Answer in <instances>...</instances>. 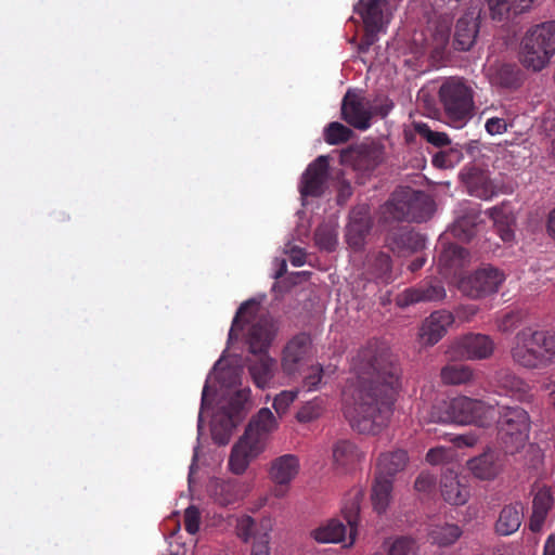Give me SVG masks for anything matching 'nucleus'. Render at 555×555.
Segmentation results:
<instances>
[{"label":"nucleus","instance_id":"f257e3e1","mask_svg":"<svg viewBox=\"0 0 555 555\" xmlns=\"http://www.w3.org/2000/svg\"><path fill=\"white\" fill-rule=\"evenodd\" d=\"M343 389L344 415L360 434L376 435L387 426L401 388L402 367L385 341L372 339L350 362Z\"/></svg>","mask_w":555,"mask_h":555},{"label":"nucleus","instance_id":"f03ea898","mask_svg":"<svg viewBox=\"0 0 555 555\" xmlns=\"http://www.w3.org/2000/svg\"><path fill=\"white\" fill-rule=\"evenodd\" d=\"M256 315L235 314L229 336H237L246 323H251L247 333V341L254 358L248 359L247 366L254 384L258 388L264 389L270 385L276 372V360L268 353V350L276 336L278 326L267 314H262L258 320H255Z\"/></svg>","mask_w":555,"mask_h":555},{"label":"nucleus","instance_id":"7ed1b4c3","mask_svg":"<svg viewBox=\"0 0 555 555\" xmlns=\"http://www.w3.org/2000/svg\"><path fill=\"white\" fill-rule=\"evenodd\" d=\"M513 360L531 370H542L555 364V330L526 327L516 335L511 350Z\"/></svg>","mask_w":555,"mask_h":555},{"label":"nucleus","instance_id":"20e7f679","mask_svg":"<svg viewBox=\"0 0 555 555\" xmlns=\"http://www.w3.org/2000/svg\"><path fill=\"white\" fill-rule=\"evenodd\" d=\"M431 420L437 423L475 424L487 427L496 420V409L482 400L463 396L433 405Z\"/></svg>","mask_w":555,"mask_h":555},{"label":"nucleus","instance_id":"39448f33","mask_svg":"<svg viewBox=\"0 0 555 555\" xmlns=\"http://www.w3.org/2000/svg\"><path fill=\"white\" fill-rule=\"evenodd\" d=\"M392 108L393 103L388 96H376L371 101L361 91L349 89L341 100L340 113L348 125L364 131L375 116L385 118Z\"/></svg>","mask_w":555,"mask_h":555},{"label":"nucleus","instance_id":"423d86ee","mask_svg":"<svg viewBox=\"0 0 555 555\" xmlns=\"http://www.w3.org/2000/svg\"><path fill=\"white\" fill-rule=\"evenodd\" d=\"M439 100L450 124L462 128L474 115V90L463 78L450 77L439 88Z\"/></svg>","mask_w":555,"mask_h":555},{"label":"nucleus","instance_id":"0eeeda50","mask_svg":"<svg viewBox=\"0 0 555 555\" xmlns=\"http://www.w3.org/2000/svg\"><path fill=\"white\" fill-rule=\"evenodd\" d=\"M384 214L397 221L424 222L434 212V201L424 192L398 188L384 206Z\"/></svg>","mask_w":555,"mask_h":555},{"label":"nucleus","instance_id":"6e6552de","mask_svg":"<svg viewBox=\"0 0 555 555\" xmlns=\"http://www.w3.org/2000/svg\"><path fill=\"white\" fill-rule=\"evenodd\" d=\"M496 409L498 438L505 453L520 451L529 439L531 428L528 412L520 406L494 405Z\"/></svg>","mask_w":555,"mask_h":555},{"label":"nucleus","instance_id":"1a4fd4ad","mask_svg":"<svg viewBox=\"0 0 555 555\" xmlns=\"http://www.w3.org/2000/svg\"><path fill=\"white\" fill-rule=\"evenodd\" d=\"M555 53V21L529 28L521 40V61L533 70H541Z\"/></svg>","mask_w":555,"mask_h":555},{"label":"nucleus","instance_id":"9d476101","mask_svg":"<svg viewBox=\"0 0 555 555\" xmlns=\"http://www.w3.org/2000/svg\"><path fill=\"white\" fill-rule=\"evenodd\" d=\"M317 350L308 333H298L289 338L281 350L280 367L282 373L292 380L297 379Z\"/></svg>","mask_w":555,"mask_h":555},{"label":"nucleus","instance_id":"9b49d317","mask_svg":"<svg viewBox=\"0 0 555 555\" xmlns=\"http://www.w3.org/2000/svg\"><path fill=\"white\" fill-rule=\"evenodd\" d=\"M249 389L237 390L231 397L229 403L222 406L219 413L215 416L212 424V437L220 443L225 444L232 435L233 429L238 425L243 418L244 404L249 398Z\"/></svg>","mask_w":555,"mask_h":555},{"label":"nucleus","instance_id":"f8f14e48","mask_svg":"<svg viewBox=\"0 0 555 555\" xmlns=\"http://www.w3.org/2000/svg\"><path fill=\"white\" fill-rule=\"evenodd\" d=\"M504 280L505 275L501 270L485 264L462 279L459 288L465 296L477 299L496 293Z\"/></svg>","mask_w":555,"mask_h":555},{"label":"nucleus","instance_id":"ddd939ff","mask_svg":"<svg viewBox=\"0 0 555 555\" xmlns=\"http://www.w3.org/2000/svg\"><path fill=\"white\" fill-rule=\"evenodd\" d=\"M494 343L483 334L469 333L457 340L451 347V356L467 360H483L492 356Z\"/></svg>","mask_w":555,"mask_h":555},{"label":"nucleus","instance_id":"4468645a","mask_svg":"<svg viewBox=\"0 0 555 555\" xmlns=\"http://www.w3.org/2000/svg\"><path fill=\"white\" fill-rule=\"evenodd\" d=\"M328 178V158L321 155L314 159L301 176L299 192L302 197H320Z\"/></svg>","mask_w":555,"mask_h":555},{"label":"nucleus","instance_id":"2eb2a0df","mask_svg":"<svg viewBox=\"0 0 555 555\" xmlns=\"http://www.w3.org/2000/svg\"><path fill=\"white\" fill-rule=\"evenodd\" d=\"M481 10L478 5L468 8L457 20L454 31V48L468 51L476 42L480 26Z\"/></svg>","mask_w":555,"mask_h":555},{"label":"nucleus","instance_id":"dca6fc26","mask_svg":"<svg viewBox=\"0 0 555 555\" xmlns=\"http://www.w3.org/2000/svg\"><path fill=\"white\" fill-rule=\"evenodd\" d=\"M263 449V441L253 440L244 435L232 448L229 457L230 470L235 475H242Z\"/></svg>","mask_w":555,"mask_h":555},{"label":"nucleus","instance_id":"f3484780","mask_svg":"<svg viewBox=\"0 0 555 555\" xmlns=\"http://www.w3.org/2000/svg\"><path fill=\"white\" fill-rule=\"evenodd\" d=\"M299 472V459L294 454H284L271 462L270 478L278 486L274 495L281 498L285 494L284 486H288Z\"/></svg>","mask_w":555,"mask_h":555},{"label":"nucleus","instance_id":"a211bd4d","mask_svg":"<svg viewBox=\"0 0 555 555\" xmlns=\"http://www.w3.org/2000/svg\"><path fill=\"white\" fill-rule=\"evenodd\" d=\"M444 296L446 291L442 283L437 279H431L415 287L405 289L397 297V304L399 307L404 308L421 301L440 300Z\"/></svg>","mask_w":555,"mask_h":555},{"label":"nucleus","instance_id":"6ab92c4d","mask_svg":"<svg viewBox=\"0 0 555 555\" xmlns=\"http://www.w3.org/2000/svg\"><path fill=\"white\" fill-rule=\"evenodd\" d=\"M504 454L499 451L488 449L478 456L467 461V468L478 479L492 480L503 469Z\"/></svg>","mask_w":555,"mask_h":555},{"label":"nucleus","instance_id":"aec40b11","mask_svg":"<svg viewBox=\"0 0 555 555\" xmlns=\"http://www.w3.org/2000/svg\"><path fill=\"white\" fill-rule=\"evenodd\" d=\"M390 250L399 256L416 253L425 247V237L404 227L389 232L386 238Z\"/></svg>","mask_w":555,"mask_h":555},{"label":"nucleus","instance_id":"412c9836","mask_svg":"<svg viewBox=\"0 0 555 555\" xmlns=\"http://www.w3.org/2000/svg\"><path fill=\"white\" fill-rule=\"evenodd\" d=\"M488 78L492 86L504 90H516L524 81L519 66L508 63L491 65L488 68Z\"/></svg>","mask_w":555,"mask_h":555},{"label":"nucleus","instance_id":"4be33fe9","mask_svg":"<svg viewBox=\"0 0 555 555\" xmlns=\"http://www.w3.org/2000/svg\"><path fill=\"white\" fill-rule=\"evenodd\" d=\"M440 492L446 502L451 505H464L470 495L469 488L466 483L462 482L459 475L448 469L440 479Z\"/></svg>","mask_w":555,"mask_h":555},{"label":"nucleus","instance_id":"5701e85b","mask_svg":"<svg viewBox=\"0 0 555 555\" xmlns=\"http://www.w3.org/2000/svg\"><path fill=\"white\" fill-rule=\"evenodd\" d=\"M454 321V314H429L420 328V343L424 346H434Z\"/></svg>","mask_w":555,"mask_h":555},{"label":"nucleus","instance_id":"b1692460","mask_svg":"<svg viewBox=\"0 0 555 555\" xmlns=\"http://www.w3.org/2000/svg\"><path fill=\"white\" fill-rule=\"evenodd\" d=\"M461 178L467 192L481 199H490L494 195L493 184L485 170L477 167L465 168Z\"/></svg>","mask_w":555,"mask_h":555},{"label":"nucleus","instance_id":"393cba45","mask_svg":"<svg viewBox=\"0 0 555 555\" xmlns=\"http://www.w3.org/2000/svg\"><path fill=\"white\" fill-rule=\"evenodd\" d=\"M360 13L364 28L385 31L390 20L386 14L388 2L386 0H369L366 3L360 1Z\"/></svg>","mask_w":555,"mask_h":555},{"label":"nucleus","instance_id":"a878e982","mask_svg":"<svg viewBox=\"0 0 555 555\" xmlns=\"http://www.w3.org/2000/svg\"><path fill=\"white\" fill-rule=\"evenodd\" d=\"M371 228L372 220L369 212L365 209L353 210L346 232L348 244L354 249L361 248Z\"/></svg>","mask_w":555,"mask_h":555},{"label":"nucleus","instance_id":"bb28decb","mask_svg":"<svg viewBox=\"0 0 555 555\" xmlns=\"http://www.w3.org/2000/svg\"><path fill=\"white\" fill-rule=\"evenodd\" d=\"M384 157L383 145L375 142L361 144L356 152L353 165L357 170L371 172L383 163Z\"/></svg>","mask_w":555,"mask_h":555},{"label":"nucleus","instance_id":"cd10ccee","mask_svg":"<svg viewBox=\"0 0 555 555\" xmlns=\"http://www.w3.org/2000/svg\"><path fill=\"white\" fill-rule=\"evenodd\" d=\"M362 457L363 453L350 440H339L333 446V463L337 469H351Z\"/></svg>","mask_w":555,"mask_h":555},{"label":"nucleus","instance_id":"c85d7f7f","mask_svg":"<svg viewBox=\"0 0 555 555\" xmlns=\"http://www.w3.org/2000/svg\"><path fill=\"white\" fill-rule=\"evenodd\" d=\"M278 422L268 408H262L251 417L245 430V436L253 440L264 442L266 436L276 429Z\"/></svg>","mask_w":555,"mask_h":555},{"label":"nucleus","instance_id":"c756f323","mask_svg":"<svg viewBox=\"0 0 555 555\" xmlns=\"http://www.w3.org/2000/svg\"><path fill=\"white\" fill-rule=\"evenodd\" d=\"M524 518V507L520 503L505 505L495 522V532L500 535H509L516 532Z\"/></svg>","mask_w":555,"mask_h":555},{"label":"nucleus","instance_id":"7c9ffc66","mask_svg":"<svg viewBox=\"0 0 555 555\" xmlns=\"http://www.w3.org/2000/svg\"><path fill=\"white\" fill-rule=\"evenodd\" d=\"M553 502V495L546 487L535 492L532 501V515L529 522L531 531L538 532L541 530Z\"/></svg>","mask_w":555,"mask_h":555},{"label":"nucleus","instance_id":"2f4dec72","mask_svg":"<svg viewBox=\"0 0 555 555\" xmlns=\"http://www.w3.org/2000/svg\"><path fill=\"white\" fill-rule=\"evenodd\" d=\"M496 384L505 395L514 396L519 400H526L530 397L529 385L507 370L498 372Z\"/></svg>","mask_w":555,"mask_h":555},{"label":"nucleus","instance_id":"473e14b6","mask_svg":"<svg viewBox=\"0 0 555 555\" xmlns=\"http://www.w3.org/2000/svg\"><path fill=\"white\" fill-rule=\"evenodd\" d=\"M363 493L360 489H354L348 493V498L345 500L341 514L349 526V544H353L357 534V526L359 522L360 503L362 501Z\"/></svg>","mask_w":555,"mask_h":555},{"label":"nucleus","instance_id":"72a5a7b5","mask_svg":"<svg viewBox=\"0 0 555 555\" xmlns=\"http://www.w3.org/2000/svg\"><path fill=\"white\" fill-rule=\"evenodd\" d=\"M408 462V454L404 450L382 453L377 460L376 474L392 478L401 472Z\"/></svg>","mask_w":555,"mask_h":555},{"label":"nucleus","instance_id":"f704fd0d","mask_svg":"<svg viewBox=\"0 0 555 555\" xmlns=\"http://www.w3.org/2000/svg\"><path fill=\"white\" fill-rule=\"evenodd\" d=\"M347 528L339 519L333 518L311 531V537L319 543H339L344 541Z\"/></svg>","mask_w":555,"mask_h":555},{"label":"nucleus","instance_id":"c9c22d12","mask_svg":"<svg viewBox=\"0 0 555 555\" xmlns=\"http://www.w3.org/2000/svg\"><path fill=\"white\" fill-rule=\"evenodd\" d=\"M392 493V479L383 475L376 474L374 483L372 486L371 500L374 509L382 514L386 512Z\"/></svg>","mask_w":555,"mask_h":555},{"label":"nucleus","instance_id":"e433bc0d","mask_svg":"<svg viewBox=\"0 0 555 555\" xmlns=\"http://www.w3.org/2000/svg\"><path fill=\"white\" fill-rule=\"evenodd\" d=\"M263 531H270L269 524L266 521H261L257 524L255 519L248 515H244L237 519L236 524V534L244 542H248L253 540L254 542L259 540V535L263 533Z\"/></svg>","mask_w":555,"mask_h":555},{"label":"nucleus","instance_id":"4c0bfd02","mask_svg":"<svg viewBox=\"0 0 555 555\" xmlns=\"http://www.w3.org/2000/svg\"><path fill=\"white\" fill-rule=\"evenodd\" d=\"M366 268L373 279L388 282L391 278V258L383 251L369 257Z\"/></svg>","mask_w":555,"mask_h":555},{"label":"nucleus","instance_id":"58836bf2","mask_svg":"<svg viewBox=\"0 0 555 555\" xmlns=\"http://www.w3.org/2000/svg\"><path fill=\"white\" fill-rule=\"evenodd\" d=\"M428 535L433 543L448 546L459 540L462 535V530L454 524L436 525L430 528Z\"/></svg>","mask_w":555,"mask_h":555},{"label":"nucleus","instance_id":"ea45409f","mask_svg":"<svg viewBox=\"0 0 555 555\" xmlns=\"http://www.w3.org/2000/svg\"><path fill=\"white\" fill-rule=\"evenodd\" d=\"M489 216L493 220L496 233L502 241L505 243L512 242L515 235L512 229L513 217L505 214L500 207L491 208Z\"/></svg>","mask_w":555,"mask_h":555},{"label":"nucleus","instance_id":"a19ab883","mask_svg":"<svg viewBox=\"0 0 555 555\" xmlns=\"http://www.w3.org/2000/svg\"><path fill=\"white\" fill-rule=\"evenodd\" d=\"M452 17L448 14L439 15L429 23V30L436 48H443L450 38Z\"/></svg>","mask_w":555,"mask_h":555},{"label":"nucleus","instance_id":"79ce46f5","mask_svg":"<svg viewBox=\"0 0 555 555\" xmlns=\"http://www.w3.org/2000/svg\"><path fill=\"white\" fill-rule=\"evenodd\" d=\"M474 377L473 370L463 364L447 365L441 370V378L446 384L462 385L470 382Z\"/></svg>","mask_w":555,"mask_h":555},{"label":"nucleus","instance_id":"37998d69","mask_svg":"<svg viewBox=\"0 0 555 555\" xmlns=\"http://www.w3.org/2000/svg\"><path fill=\"white\" fill-rule=\"evenodd\" d=\"M216 500L221 505H229L243 498L241 486L236 481L218 482L215 487Z\"/></svg>","mask_w":555,"mask_h":555},{"label":"nucleus","instance_id":"c03bdc74","mask_svg":"<svg viewBox=\"0 0 555 555\" xmlns=\"http://www.w3.org/2000/svg\"><path fill=\"white\" fill-rule=\"evenodd\" d=\"M478 221L479 215L475 210H472L455 220L452 232L460 238L469 240L474 235V230Z\"/></svg>","mask_w":555,"mask_h":555},{"label":"nucleus","instance_id":"a18cd8bd","mask_svg":"<svg viewBox=\"0 0 555 555\" xmlns=\"http://www.w3.org/2000/svg\"><path fill=\"white\" fill-rule=\"evenodd\" d=\"M469 253L466 248L456 244H450L443 249L439 257V262L444 267H461Z\"/></svg>","mask_w":555,"mask_h":555},{"label":"nucleus","instance_id":"49530a36","mask_svg":"<svg viewBox=\"0 0 555 555\" xmlns=\"http://www.w3.org/2000/svg\"><path fill=\"white\" fill-rule=\"evenodd\" d=\"M352 130L338 121L328 124L324 131V139L331 145L346 143L350 140Z\"/></svg>","mask_w":555,"mask_h":555},{"label":"nucleus","instance_id":"de8ad7c7","mask_svg":"<svg viewBox=\"0 0 555 555\" xmlns=\"http://www.w3.org/2000/svg\"><path fill=\"white\" fill-rule=\"evenodd\" d=\"M314 241L320 249L333 251L337 245V233L333 227L321 224L314 232Z\"/></svg>","mask_w":555,"mask_h":555},{"label":"nucleus","instance_id":"09e8293b","mask_svg":"<svg viewBox=\"0 0 555 555\" xmlns=\"http://www.w3.org/2000/svg\"><path fill=\"white\" fill-rule=\"evenodd\" d=\"M301 378V387L306 391H315L320 389L322 384V379L324 377V367L317 363L308 366L307 371L304 370L300 375Z\"/></svg>","mask_w":555,"mask_h":555},{"label":"nucleus","instance_id":"8fccbe9b","mask_svg":"<svg viewBox=\"0 0 555 555\" xmlns=\"http://www.w3.org/2000/svg\"><path fill=\"white\" fill-rule=\"evenodd\" d=\"M491 17L493 20L503 21L507 18L509 13L513 12L515 15L521 12L517 11L516 1L514 0H486Z\"/></svg>","mask_w":555,"mask_h":555},{"label":"nucleus","instance_id":"3c124183","mask_svg":"<svg viewBox=\"0 0 555 555\" xmlns=\"http://www.w3.org/2000/svg\"><path fill=\"white\" fill-rule=\"evenodd\" d=\"M415 132L424 138L428 143L437 147L447 146L450 143L449 137L444 132H438L430 129L425 122H414Z\"/></svg>","mask_w":555,"mask_h":555},{"label":"nucleus","instance_id":"603ef678","mask_svg":"<svg viewBox=\"0 0 555 555\" xmlns=\"http://www.w3.org/2000/svg\"><path fill=\"white\" fill-rule=\"evenodd\" d=\"M417 543L409 537H398L388 544V555H417Z\"/></svg>","mask_w":555,"mask_h":555},{"label":"nucleus","instance_id":"864d4df0","mask_svg":"<svg viewBox=\"0 0 555 555\" xmlns=\"http://www.w3.org/2000/svg\"><path fill=\"white\" fill-rule=\"evenodd\" d=\"M323 406L322 401L314 398L311 401L306 402L296 413V420L299 423H309L322 415Z\"/></svg>","mask_w":555,"mask_h":555},{"label":"nucleus","instance_id":"5fc2aeb1","mask_svg":"<svg viewBox=\"0 0 555 555\" xmlns=\"http://www.w3.org/2000/svg\"><path fill=\"white\" fill-rule=\"evenodd\" d=\"M463 155L459 150L450 149L434 155L433 165L437 168H452L460 163Z\"/></svg>","mask_w":555,"mask_h":555},{"label":"nucleus","instance_id":"6e6d98bb","mask_svg":"<svg viewBox=\"0 0 555 555\" xmlns=\"http://www.w3.org/2000/svg\"><path fill=\"white\" fill-rule=\"evenodd\" d=\"M298 390H283L273 399V409L280 417L285 415L289 406L297 399Z\"/></svg>","mask_w":555,"mask_h":555},{"label":"nucleus","instance_id":"4d7b16f0","mask_svg":"<svg viewBox=\"0 0 555 555\" xmlns=\"http://www.w3.org/2000/svg\"><path fill=\"white\" fill-rule=\"evenodd\" d=\"M455 455V451L452 447L439 446L431 448L427 454L426 460L433 465H439L450 462Z\"/></svg>","mask_w":555,"mask_h":555},{"label":"nucleus","instance_id":"13d9d810","mask_svg":"<svg viewBox=\"0 0 555 555\" xmlns=\"http://www.w3.org/2000/svg\"><path fill=\"white\" fill-rule=\"evenodd\" d=\"M201 514L197 507L191 505L184 512V528L190 534L199 530Z\"/></svg>","mask_w":555,"mask_h":555},{"label":"nucleus","instance_id":"bf43d9fd","mask_svg":"<svg viewBox=\"0 0 555 555\" xmlns=\"http://www.w3.org/2000/svg\"><path fill=\"white\" fill-rule=\"evenodd\" d=\"M521 323L519 314H503L496 320L498 330L502 333H509L516 330Z\"/></svg>","mask_w":555,"mask_h":555},{"label":"nucleus","instance_id":"052dcab7","mask_svg":"<svg viewBox=\"0 0 555 555\" xmlns=\"http://www.w3.org/2000/svg\"><path fill=\"white\" fill-rule=\"evenodd\" d=\"M267 296L264 294L256 295L243 301L235 312H259L263 308Z\"/></svg>","mask_w":555,"mask_h":555},{"label":"nucleus","instance_id":"680f3d73","mask_svg":"<svg viewBox=\"0 0 555 555\" xmlns=\"http://www.w3.org/2000/svg\"><path fill=\"white\" fill-rule=\"evenodd\" d=\"M436 485V478L429 473H421L415 480L414 488L418 492H430Z\"/></svg>","mask_w":555,"mask_h":555},{"label":"nucleus","instance_id":"e2e57ef3","mask_svg":"<svg viewBox=\"0 0 555 555\" xmlns=\"http://www.w3.org/2000/svg\"><path fill=\"white\" fill-rule=\"evenodd\" d=\"M382 33L380 30L364 28V34L359 43V51L361 53L369 52L370 48L377 41V35Z\"/></svg>","mask_w":555,"mask_h":555},{"label":"nucleus","instance_id":"0e129e2a","mask_svg":"<svg viewBox=\"0 0 555 555\" xmlns=\"http://www.w3.org/2000/svg\"><path fill=\"white\" fill-rule=\"evenodd\" d=\"M270 534L266 531L259 535V540L253 542L250 555H270Z\"/></svg>","mask_w":555,"mask_h":555},{"label":"nucleus","instance_id":"69168bd1","mask_svg":"<svg viewBox=\"0 0 555 555\" xmlns=\"http://www.w3.org/2000/svg\"><path fill=\"white\" fill-rule=\"evenodd\" d=\"M485 128L491 135L502 134L507 130V124L503 118L492 117L486 121Z\"/></svg>","mask_w":555,"mask_h":555},{"label":"nucleus","instance_id":"338daca9","mask_svg":"<svg viewBox=\"0 0 555 555\" xmlns=\"http://www.w3.org/2000/svg\"><path fill=\"white\" fill-rule=\"evenodd\" d=\"M542 128L547 137L555 139V111L546 113L542 120Z\"/></svg>","mask_w":555,"mask_h":555},{"label":"nucleus","instance_id":"774afa93","mask_svg":"<svg viewBox=\"0 0 555 555\" xmlns=\"http://www.w3.org/2000/svg\"><path fill=\"white\" fill-rule=\"evenodd\" d=\"M456 447H473L477 442V439L472 435H456L450 438Z\"/></svg>","mask_w":555,"mask_h":555}]
</instances>
